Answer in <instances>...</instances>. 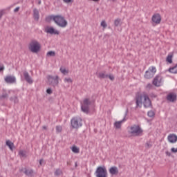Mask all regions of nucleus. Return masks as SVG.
<instances>
[{
    "label": "nucleus",
    "mask_w": 177,
    "mask_h": 177,
    "mask_svg": "<svg viewBox=\"0 0 177 177\" xmlns=\"http://www.w3.org/2000/svg\"><path fill=\"white\" fill-rule=\"evenodd\" d=\"M65 3H70L73 2V0H63Z\"/></svg>",
    "instance_id": "79ce46f5"
},
{
    "label": "nucleus",
    "mask_w": 177,
    "mask_h": 177,
    "mask_svg": "<svg viewBox=\"0 0 177 177\" xmlns=\"http://www.w3.org/2000/svg\"><path fill=\"white\" fill-rule=\"evenodd\" d=\"M62 126H57V127H56V131H57V132H58V133L62 132Z\"/></svg>",
    "instance_id": "c9c22d12"
},
{
    "label": "nucleus",
    "mask_w": 177,
    "mask_h": 177,
    "mask_svg": "<svg viewBox=\"0 0 177 177\" xmlns=\"http://www.w3.org/2000/svg\"><path fill=\"white\" fill-rule=\"evenodd\" d=\"M44 162V160H42V159H41L40 160H39V165H42V162Z\"/></svg>",
    "instance_id": "de8ad7c7"
},
{
    "label": "nucleus",
    "mask_w": 177,
    "mask_h": 177,
    "mask_svg": "<svg viewBox=\"0 0 177 177\" xmlns=\"http://www.w3.org/2000/svg\"><path fill=\"white\" fill-rule=\"evenodd\" d=\"M98 78H100V80H103L104 78H109V75L106 74V72H100L98 73Z\"/></svg>",
    "instance_id": "4be33fe9"
},
{
    "label": "nucleus",
    "mask_w": 177,
    "mask_h": 177,
    "mask_svg": "<svg viewBox=\"0 0 177 177\" xmlns=\"http://www.w3.org/2000/svg\"><path fill=\"white\" fill-rule=\"evenodd\" d=\"M6 145L9 147V149L12 151H13V147H15V144H13V142H12L10 140H7Z\"/></svg>",
    "instance_id": "b1692460"
},
{
    "label": "nucleus",
    "mask_w": 177,
    "mask_h": 177,
    "mask_svg": "<svg viewBox=\"0 0 177 177\" xmlns=\"http://www.w3.org/2000/svg\"><path fill=\"white\" fill-rule=\"evenodd\" d=\"M167 140L170 143H176L177 142V136L175 134H170L167 137Z\"/></svg>",
    "instance_id": "a211bd4d"
},
{
    "label": "nucleus",
    "mask_w": 177,
    "mask_h": 177,
    "mask_svg": "<svg viewBox=\"0 0 177 177\" xmlns=\"http://www.w3.org/2000/svg\"><path fill=\"white\" fill-rule=\"evenodd\" d=\"M9 93H10V91H8L3 88L1 99L8 100L9 98Z\"/></svg>",
    "instance_id": "6ab92c4d"
},
{
    "label": "nucleus",
    "mask_w": 177,
    "mask_h": 177,
    "mask_svg": "<svg viewBox=\"0 0 177 177\" xmlns=\"http://www.w3.org/2000/svg\"><path fill=\"white\" fill-rule=\"evenodd\" d=\"M127 115H128V109L126 110V112L124 113V117L122 120L115 122L114 127L115 128H116V129H120V128H121V125L122 122H124V121H127V119L125 118Z\"/></svg>",
    "instance_id": "f8f14e48"
},
{
    "label": "nucleus",
    "mask_w": 177,
    "mask_h": 177,
    "mask_svg": "<svg viewBox=\"0 0 177 177\" xmlns=\"http://www.w3.org/2000/svg\"><path fill=\"white\" fill-rule=\"evenodd\" d=\"M72 151H73V153H80V149H79L78 147H75V146H73V147H72Z\"/></svg>",
    "instance_id": "2f4dec72"
},
{
    "label": "nucleus",
    "mask_w": 177,
    "mask_h": 177,
    "mask_svg": "<svg viewBox=\"0 0 177 177\" xmlns=\"http://www.w3.org/2000/svg\"><path fill=\"white\" fill-rule=\"evenodd\" d=\"M19 154L20 157H24V158L27 157V152H26V151L20 150Z\"/></svg>",
    "instance_id": "cd10ccee"
},
{
    "label": "nucleus",
    "mask_w": 177,
    "mask_h": 177,
    "mask_svg": "<svg viewBox=\"0 0 177 177\" xmlns=\"http://www.w3.org/2000/svg\"><path fill=\"white\" fill-rule=\"evenodd\" d=\"M151 147H153V144L151 142L148 141L145 143V148L146 149H151Z\"/></svg>",
    "instance_id": "7c9ffc66"
},
{
    "label": "nucleus",
    "mask_w": 177,
    "mask_h": 177,
    "mask_svg": "<svg viewBox=\"0 0 177 177\" xmlns=\"http://www.w3.org/2000/svg\"><path fill=\"white\" fill-rule=\"evenodd\" d=\"M171 153H177V148H171Z\"/></svg>",
    "instance_id": "a19ab883"
},
{
    "label": "nucleus",
    "mask_w": 177,
    "mask_h": 177,
    "mask_svg": "<svg viewBox=\"0 0 177 177\" xmlns=\"http://www.w3.org/2000/svg\"><path fill=\"white\" fill-rule=\"evenodd\" d=\"M129 133L132 135V136H142L143 129H142L140 126L134 124L130 127Z\"/></svg>",
    "instance_id": "20e7f679"
},
{
    "label": "nucleus",
    "mask_w": 177,
    "mask_h": 177,
    "mask_svg": "<svg viewBox=\"0 0 177 177\" xmlns=\"http://www.w3.org/2000/svg\"><path fill=\"white\" fill-rule=\"evenodd\" d=\"M101 27H103V28H106L107 27V24L106 23V21H102L101 22Z\"/></svg>",
    "instance_id": "72a5a7b5"
},
{
    "label": "nucleus",
    "mask_w": 177,
    "mask_h": 177,
    "mask_svg": "<svg viewBox=\"0 0 177 177\" xmlns=\"http://www.w3.org/2000/svg\"><path fill=\"white\" fill-rule=\"evenodd\" d=\"M24 77L26 82H28V84H32L34 82V81L32 80V78H31V76H30V74L28 73V72L26 71H24Z\"/></svg>",
    "instance_id": "f3484780"
},
{
    "label": "nucleus",
    "mask_w": 177,
    "mask_h": 177,
    "mask_svg": "<svg viewBox=\"0 0 177 177\" xmlns=\"http://www.w3.org/2000/svg\"><path fill=\"white\" fill-rule=\"evenodd\" d=\"M54 23H55L58 27H61V28H65L68 24L67 20L62 15H55V17H54Z\"/></svg>",
    "instance_id": "f03ea898"
},
{
    "label": "nucleus",
    "mask_w": 177,
    "mask_h": 177,
    "mask_svg": "<svg viewBox=\"0 0 177 177\" xmlns=\"http://www.w3.org/2000/svg\"><path fill=\"white\" fill-rule=\"evenodd\" d=\"M71 124L73 128L78 129L82 127V119L80 117L73 118L71 120Z\"/></svg>",
    "instance_id": "39448f33"
},
{
    "label": "nucleus",
    "mask_w": 177,
    "mask_h": 177,
    "mask_svg": "<svg viewBox=\"0 0 177 177\" xmlns=\"http://www.w3.org/2000/svg\"><path fill=\"white\" fill-rule=\"evenodd\" d=\"M172 57H174V55H172V54H169L166 58V62L171 64L172 63Z\"/></svg>",
    "instance_id": "bb28decb"
},
{
    "label": "nucleus",
    "mask_w": 177,
    "mask_h": 177,
    "mask_svg": "<svg viewBox=\"0 0 177 177\" xmlns=\"http://www.w3.org/2000/svg\"><path fill=\"white\" fill-rule=\"evenodd\" d=\"M56 15H50L46 17V21H47L48 23L50 22L51 20H53V21H55V17Z\"/></svg>",
    "instance_id": "a878e982"
},
{
    "label": "nucleus",
    "mask_w": 177,
    "mask_h": 177,
    "mask_svg": "<svg viewBox=\"0 0 177 177\" xmlns=\"http://www.w3.org/2000/svg\"><path fill=\"white\" fill-rule=\"evenodd\" d=\"M60 71L62 73V74H66V73H67V70L62 68H60Z\"/></svg>",
    "instance_id": "58836bf2"
},
{
    "label": "nucleus",
    "mask_w": 177,
    "mask_h": 177,
    "mask_svg": "<svg viewBox=\"0 0 177 177\" xmlns=\"http://www.w3.org/2000/svg\"><path fill=\"white\" fill-rule=\"evenodd\" d=\"M20 172H24V174H25V175L28 177L34 176V170H32V169H20Z\"/></svg>",
    "instance_id": "ddd939ff"
},
{
    "label": "nucleus",
    "mask_w": 177,
    "mask_h": 177,
    "mask_svg": "<svg viewBox=\"0 0 177 177\" xmlns=\"http://www.w3.org/2000/svg\"><path fill=\"white\" fill-rule=\"evenodd\" d=\"M120 23H121L120 19H117L114 21V24H115V27H118V26H120Z\"/></svg>",
    "instance_id": "473e14b6"
},
{
    "label": "nucleus",
    "mask_w": 177,
    "mask_h": 177,
    "mask_svg": "<svg viewBox=\"0 0 177 177\" xmlns=\"http://www.w3.org/2000/svg\"><path fill=\"white\" fill-rule=\"evenodd\" d=\"M45 32L47 34H51V35H59V32L57 30L54 29L53 27L47 26L45 28Z\"/></svg>",
    "instance_id": "9b49d317"
},
{
    "label": "nucleus",
    "mask_w": 177,
    "mask_h": 177,
    "mask_svg": "<svg viewBox=\"0 0 177 177\" xmlns=\"http://www.w3.org/2000/svg\"><path fill=\"white\" fill-rule=\"evenodd\" d=\"M148 117H154V111H148Z\"/></svg>",
    "instance_id": "f704fd0d"
},
{
    "label": "nucleus",
    "mask_w": 177,
    "mask_h": 177,
    "mask_svg": "<svg viewBox=\"0 0 177 177\" xmlns=\"http://www.w3.org/2000/svg\"><path fill=\"white\" fill-rule=\"evenodd\" d=\"M152 21L156 24H160L161 23V15L160 14H155L152 16Z\"/></svg>",
    "instance_id": "dca6fc26"
},
{
    "label": "nucleus",
    "mask_w": 177,
    "mask_h": 177,
    "mask_svg": "<svg viewBox=\"0 0 177 177\" xmlns=\"http://www.w3.org/2000/svg\"><path fill=\"white\" fill-rule=\"evenodd\" d=\"M41 3V1H39V4H40Z\"/></svg>",
    "instance_id": "8fccbe9b"
},
{
    "label": "nucleus",
    "mask_w": 177,
    "mask_h": 177,
    "mask_svg": "<svg viewBox=\"0 0 177 177\" xmlns=\"http://www.w3.org/2000/svg\"><path fill=\"white\" fill-rule=\"evenodd\" d=\"M19 10H20V7H17L15 10H14V12H19Z\"/></svg>",
    "instance_id": "37998d69"
},
{
    "label": "nucleus",
    "mask_w": 177,
    "mask_h": 177,
    "mask_svg": "<svg viewBox=\"0 0 177 177\" xmlns=\"http://www.w3.org/2000/svg\"><path fill=\"white\" fill-rule=\"evenodd\" d=\"M168 71L172 74H177V64L175 66L170 68Z\"/></svg>",
    "instance_id": "393cba45"
},
{
    "label": "nucleus",
    "mask_w": 177,
    "mask_h": 177,
    "mask_svg": "<svg viewBox=\"0 0 177 177\" xmlns=\"http://www.w3.org/2000/svg\"><path fill=\"white\" fill-rule=\"evenodd\" d=\"M28 49L32 53H38L39 50H41V44L35 39L31 40L29 43Z\"/></svg>",
    "instance_id": "7ed1b4c3"
},
{
    "label": "nucleus",
    "mask_w": 177,
    "mask_h": 177,
    "mask_svg": "<svg viewBox=\"0 0 177 177\" xmlns=\"http://www.w3.org/2000/svg\"><path fill=\"white\" fill-rule=\"evenodd\" d=\"M33 17L36 21H38L39 20V11L37 8H35L33 10Z\"/></svg>",
    "instance_id": "412c9836"
},
{
    "label": "nucleus",
    "mask_w": 177,
    "mask_h": 177,
    "mask_svg": "<svg viewBox=\"0 0 177 177\" xmlns=\"http://www.w3.org/2000/svg\"><path fill=\"white\" fill-rule=\"evenodd\" d=\"M157 73V69L155 66H151L149 68L148 71L145 72L144 75L145 78L147 80H150V78H153L154 77V74Z\"/></svg>",
    "instance_id": "0eeeda50"
},
{
    "label": "nucleus",
    "mask_w": 177,
    "mask_h": 177,
    "mask_svg": "<svg viewBox=\"0 0 177 177\" xmlns=\"http://www.w3.org/2000/svg\"><path fill=\"white\" fill-rule=\"evenodd\" d=\"M46 56L50 57H55V56H56V53L55 51H48L46 54Z\"/></svg>",
    "instance_id": "c85d7f7f"
},
{
    "label": "nucleus",
    "mask_w": 177,
    "mask_h": 177,
    "mask_svg": "<svg viewBox=\"0 0 177 177\" xmlns=\"http://www.w3.org/2000/svg\"><path fill=\"white\" fill-rule=\"evenodd\" d=\"M108 77L109 78V80H111V81H114V75H108Z\"/></svg>",
    "instance_id": "4c0bfd02"
},
{
    "label": "nucleus",
    "mask_w": 177,
    "mask_h": 177,
    "mask_svg": "<svg viewBox=\"0 0 177 177\" xmlns=\"http://www.w3.org/2000/svg\"><path fill=\"white\" fill-rule=\"evenodd\" d=\"M46 93H47L48 95H52V89L48 88V89L46 90Z\"/></svg>",
    "instance_id": "ea45409f"
},
{
    "label": "nucleus",
    "mask_w": 177,
    "mask_h": 177,
    "mask_svg": "<svg viewBox=\"0 0 177 177\" xmlns=\"http://www.w3.org/2000/svg\"><path fill=\"white\" fill-rule=\"evenodd\" d=\"M4 81L6 84H16V77L13 75H7L4 78Z\"/></svg>",
    "instance_id": "4468645a"
},
{
    "label": "nucleus",
    "mask_w": 177,
    "mask_h": 177,
    "mask_svg": "<svg viewBox=\"0 0 177 177\" xmlns=\"http://www.w3.org/2000/svg\"><path fill=\"white\" fill-rule=\"evenodd\" d=\"M64 82H73V80H71V78L68 77V78H65L64 79Z\"/></svg>",
    "instance_id": "e433bc0d"
},
{
    "label": "nucleus",
    "mask_w": 177,
    "mask_h": 177,
    "mask_svg": "<svg viewBox=\"0 0 177 177\" xmlns=\"http://www.w3.org/2000/svg\"><path fill=\"white\" fill-rule=\"evenodd\" d=\"M48 84L52 86H57L59 85V76L48 75L47 77Z\"/></svg>",
    "instance_id": "1a4fd4ad"
},
{
    "label": "nucleus",
    "mask_w": 177,
    "mask_h": 177,
    "mask_svg": "<svg viewBox=\"0 0 177 177\" xmlns=\"http://www.w3.org/2000/svg\"><path fill=\"white\" fill-rule=\"evenodd\" d=\"M136 108L142 107V104L144 105L145 109L152 108L151 100L149 95L146 93L138 94L136 96Z\"/></svg>",
    "instance_id": "f257e3e1"
},
{
    "label": "nucleus",
    "mask_w": 177,
    "mask_h": 177,
    "mask_svg": "<svg viewBox=\"0 0 177 177\" xmlns=\"http://www.w3.org/2000/svg\"><path fill=\"white\" fill-rule=\"evenodd\" d=\"M165 153H166L167 156H168V157H171V152L166 151Z\"/></svg>",
    "instance_id": "c03bdc74"
},
{
    "label": "nucleus",
    "mask_w": 177,
    "mask_h": 177,
    "mask_svg": "<svg viewBox=\"0 0 177 177\" xmlns=\"http://www.w3.org/2000/svg\"><path fill=\"white\" fill-rule=\"evenodd\" d=\"M62 174H63V171H62V169H57L54 173V175H55V176H60V175H62Z\"/></svg>",
    "instance_id": "c756f323"
},
{
    "label": "nucleus",
    "mask_w": 177,
    "mask_h": 177,
    "mask_svg": "<svg viewBox=\"0 0 177 177\" xmlns=\"http://www.w3.org/2000/svg\"><path fill=\"white\" fill-rule=\"evenodd\" d=\"M177 95L175 93H170L167 96V100L174 103V102H176Z\"/></svg>",
    "instance_id": "2eb2a0df"
},
{
    "label": "nucleus",
    "mask_w": 177,
    "mask_h": 177,
    "mask_svg": "<svg viewBox=\"0 0 177 177\" xmlns=\"http://www.w3.org/2000/svg\"><path fill=\"white\" fill-rule=\"evenodd\" d=\"M48 127L46 126H43V129H47Z\"/></svg>",
    "instance_id": "09e8293b"
},
{
    "label": "nucleus",
    "mask_w": 177,
    "mask_h": 177,
    "mask_svg": "<svg viewBox=\"0 0 177 177\" xmlns=\"http://www.w3.org/2000/svg\"><path fill=\"white\" fill-rule=\"evenodd\" d=\"M5 70V66L3 65L1 66V71H3Z\"/></svg>",
    "instance_id": "a18cd8bd"
},
{
    "label": "nucleus",
    "mask_w": 177,
    "mask_h": 177,
    "mask_svg": "<svg viewBox=\"0 0 177 177\" xmlns=\"http://www.w3.org/2000/svg\"><path fill=\"white\" fill-rule=\"evenodd\" d=\"M10 102H14V103H19V97L17 95H13L12 97H10Z\"/></svg>",
    "instance_id": "5701e85b"
},
{
    "label": "nucleus",
    "mask_w": 177,
    "mask_h": 177,
    "mask_svg": "<svg viewBox=\"0 0 177 177\" xmlns=\"http://www.w3.org/2000/svg\"><path fill=\"white\" fill-rule=\"evenodd\" d=\"M161 82H162V77L160 75H158L153 78V85L155 86H161Z\"/></svg>",
    "instance_id": "9d476101"
},
{
    "label": "nucleus",
    "mask_w": 177,
    "mask_h": 177,
    "mask_svg": "<svg viewBox=\"0 0 177 177\" xmlns=\"http://www.w3.org/2000/svg\"><path fill=\"white\" fill-rule=\"evenodd\" d=\"M96 177H107V169L104 167H98L95 171Z\"/></svg>",
    "instance_id": "423d86ee"
},
{
    "label": "nucleus",
    "mask_w": 177,
    "mask_h": 177,
    "mask_svg": "<svg viewBox=\"0 0 177 177\" xmlns=\"http://www.w3.org/2000/svg\"><path fill=\"white\" fill-rule=\"evenodd\" d=\"M109 174L111 175H118V167L113 166L109 169Z\"/></svg>",
    "instance_id": "aec40b11"
},
{
    "label": "nucleus",
    "mask_w": 177,
    "mask_h": 177,
    "mask_svg": "<svg viewBox=\"0 0 177 177\" xmlns=\"http://www.w3.org/2000/svg\"><path fill=\"white\" fill-rule=\"evenodd\" d=\"M152 85L151 84H148L147 86V88H151Z\"/></svg>",
    "instance_id": "49530a36"
},
{
    "label": "nucleus",
    "mask_w": 177,
    "mask_h": 177,
    "mask_svg": "<svg viewBox=\"0 0 177 177\" xmlns=\"http://www.w3.org/2000/svg\"><path fill=\"white\" fill-rule=\"evenodd\" d=\"M90 104H91V100H89L88 98L84 99L81 106L82 111L86 114H88L89 113Z\"/></svg>",
    "instance_id": "6e6552de"
}]
</instances>
